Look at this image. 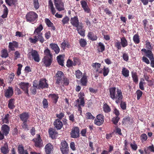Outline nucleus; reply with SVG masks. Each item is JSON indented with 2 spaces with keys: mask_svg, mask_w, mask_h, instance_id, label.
<instances>
[{
  "mask_svg": "<svg viewBox=\"0 0 154 154\" xmlns=\"http://www.w3.org/2000/svg\"><path fill=\"white\" fill-rule=\"evenodd\" d=\"M110 97L113 100H115L117 104L120 103V106L123 110H125L126 108V104L125 102L122 101L123 95L121 91L118 89H117L116 92V88L112 87L109 89Z\"/></svg>",
  "mask_w": 154,
  "mask_h": 154,
  "instance_id": "1",
  "label": "nucleus"
},
{
  "mask_svg": "<svg viewBox=\"0 0 154 154\" xmlns=\"http://www.w3.org/2000/svg\"><path fill=\"white\" fill-rule=\"evenodd\" d=\"M101 64L99 63H93L91 65L95 69H96V72H98V73H103L104 76H106L108 75L109 72V69L108 67L104 66L102 70H99V69L101 66Z\"/></svg>",
  "mask_w": 154,
  "mask_h": 154,
  "instance_id": "2",
  "label": "nucleus"
},
{
  "mask_svg": "<svg viewBox=\"0 0 154 154\" xmlns=\"http://www.w3.org/2000/svg\"><path fill=\"white\" fill-rule=\"evenodd\" d=\"M38 17L37 14L33 11H30L27 13L25 16L26 21L32 23L36 22Z\"/></svg>",
  "mask_w": 154,
  "mask_h": 154,
  "instance_id": "3",
  "label": "nucleus"
},
{
  "mask_svg": "<svg viewBox=\"0 0 154 154\" xmlns=\"http://www.w3.org/2000/svg\"><path fill=\"white\" fill-rule=\"evenodd\" d=\"M141 51L145 53V56L149 59L150 61L151 66L154 68V58L153 54L151 50H146L145 48L142 49Z\"/></svg>",
  "mask_w": 154,
  "mask_h": 154,
  "instance_id": "4",
  "label": "nucleus"
},
{
  "mask_svg": "<svg viewBox=\"0 0 154 154\" xmlns=\"http://www.w3.org/2000/svg\"><path fill=\"white\" fill-rule=\"evenodd\" d=\"M42 35V33L35 34V35L34 36V38H30L29 40L30 42L32 43L35 44L38 41L42 43L45 41V39Z\"/></svg>",
  "mask_w": 154,
  "mask_h": 154,
  "instance_id": "5",
  "label": "nucleus"
},
{
  "mask_svg": "<svg viewBox=\"0 0 154 154\" xmlns=\"http://www.w3.org/2000/svg\"><path fill=\"white\" fill-rule=\"evenodd\" d=\"M36 137L34 138L32 140L34 143V146L36 147L41 148L43 146V141L39 134L36 135Z\"/></svg>",
  "mask_w": 154,
  "mask_h": 154,
  "instance_id": "6",
  "label": "nucleus"
},
{
  "mask_svg": "<svg viewBox=\"0 0 154 154\" xmlns=\"http://www.w3.org/2000/svg\"><path fill=\"white\" fill-rule=\"evenodd\" d=\"M31 56L34 61L37 62H39L40 60L39 55L38 52L35 50L32 49L28 54L29 57Z\"/></svg>",
  "mask_w": 154,
  "mask_h": 154,
  "instance_id": "7",
  "label": "nucleus"
},
{
  "mask_svg": "<svg viewBox=\"0 0 154 154\" xmlns=\"http://www.w3.org/2000/svg\"><path fill=\"white\" fill-rule=\"evenodd\" d=\"M60 149L62 154H68L69 152V147L68 144L65 140L61 142Z\"/></svg>",
  "mask_w": 154,
  "mask_h": 154,
  "instance_id": "8",
  "label": "nucleus"
},
{
  "mask_svg": "<svg viewBox=\"0 0 154 154\" xmlns=\"http://www.w3.org/2000/svg\"><path fill=\"white\" fill-rule=\"evenodd\" d=\"M79 129L78 127H75L72 129L70 132L71 137L74 138H79L80 136Z\"/></svg>",
  "mask_w": 154,
  "mask_h": 154,
  "instance_id": "9",
  "label": "nucleus"
},
{
  "mask_svg": "<svg viewBox=\"0 0 154 154\" xmlns=\"http://www.w3.org/2000/svg\"><path fill=\"white\" fill-rule=\"evenodd\" d=\"M19 87L24 91L25 93L29 96L28 88L29 87V84L27 82H21L19 84Z\"/></svg>",
  "mask_w": 154,
  "mask_h": 154,
  "instance_id": "10",
  "label": "nucleus"
},
{
  "mask_svg": "<svg viewBox=\"0 0 154 154\" xmlns=\"http://www.w3.org/2000/svg\"><path fill=\"white\" fill-rule=\"evenodd\" d=\"M104 122V116L103 115L99 114L96 117V118L94 120V124L98 125L100 126Z\"/></svg>",
  "mask_w": 154,
  "mask_h": 154,
  "instance_id": "11",
  "label": "nucleus"
},
{
  "mask_svg": "<svg viewBox=\"0 0 154 154\" xmlns=\"http://www.w3.org/2000/svg\"><path fill=\"white\" fill-rule=\"evenodd\" d=\"M14 94V90L12 87L9 86L4 91V96L7 99L11 98Z\"/></svg>",
  "mask_w": 154,
  "mask_h": 154,
  "instance_id": "12",
  "label": "nucleus"
},
{
  "mask_svg": "<svg viewBox=\"0 0 154 154\" xmlns=\"http://www.w3.org/2000/svg\"><path fill=\"white\" fill-rule=\"evenodd\" d=\"M48 87V85L47 83V80L45 79H40L38 84V89H43L47 88Z\"/></svg>",
  "mask_w": 154,
  "mask_h": 154,
  "instance_id": "13",
  "label": "nucleus"
},
{
  "mask_svg": "<svg viewBox=\"0 0 154 154\" xmlns=\"http://www.w3.org/2000/svg\"><path fill=\"white\" fill-rule=\"evenodd\" d=\"M64 74L62 71H58L56 74V76L57 78L56 83L60 85V83H62V81L63 79V76Z\"/></svg>",
  "mask_w": 154,
  "mask_h": 154,
  "instance_id": "14",
  "label": "nucleus"
},
{
  "mask_svg": "<svg viewBox=\"0 0 154 154\" xmlns=\"http://www.w3.org/2000/svg\"><path fill=\"white\" fill-rule=\"evenodd\" d=\"M52 60V58L44 57L42 60V61L46 67H49L51 64Z\"/></svg>",
  "mask_w": 154,
  "mask_h": 154,
  "instance_id": "15",
  "label": "nucleus"
},
{
  "mask_svg": "<svg viewBox=\"0 0 154 154\" xmlns=\"http://www.w3.org/2000/svg\"><path fill=\"white\" fill-rule=\"evenodd\" d=\"M1 130L4 134H5V136H7L9 134L10 127L8 125L4 124L2 125Z\"/></svg>",
  "mask_w": 154,
  "mask_h": 154,
  "instance_id": "16",
  "label": "nucleus"
},
{
  "mask_svg": "<svg viewBox=\"0 0 154 154\" xmlns=\"http://www.w3.org/2000/svg\"><path fill=\"white\" fill-rule=\"evenodd\" d=\"M19 43L16 41H13L12 42L9 43L8 48L9 50L12 51H15V48L19 47Z\"/></svg>",
  "mask_w": 154,
  "mask_h": 154,
  "instance_id": "17",
  "label": "nucleus"
},
{
  "mask_svg": "<svg viewBox=\"0 0 154 154\" xmlns=\"http://www.w3.org/2000/svg\"><path fill=\"white\" fill-rule=\"evenodd\" d=\"M54 128L57 130L60 129L63 126L62 122L59 119H56L53 123Z\"/></svg>",
  "mask_w": 154,
  "mask_h": 154,
  "instance_id": "18",
  "label": "nucleus"
},
{
  "mask_svg": "<svg viewBox=\"0 0 154 154\" xmlns=\"http://www.w3.org/2000/svg\"><path fill=\"white\" fill-rule=\"evenodd\" d=\"M82 7L84 11L88 13L91 12V10L89 7L87 2L84 0H82L80 2Z\"/></svg>",
  "mask_w": 154,
  "mask_h": 154,
  "instance_id": "19",
  "label": "nucleus"
},
{
  "mask_svg": "<svg viewBox=\"0 0 154 154\" xmlns=\"http://www.w3.org/2000/svg\"><path fill=\"white\" fill-rule=\"evenodd\" d=\"M70 22L71 24L74 27L78 26L79 23V20L77 16L72 17L70 18Z\"/></svg>",
  "mask_w": 154,
  "mask_h": 154,
  "instance_id": "20",
  "label": "nucleus"
},
{
  "mask_svg": "<svg viewBox=\"0 0 154 154\" xmlns=\"http://www.w3.org/2000/svg\"><path fill=\"white\" fill-rule=\"evenodd\" d=\"M53 146L50 143L47 144L45 146V149L46 154H50L53 151Z\"/></svg>",
  "mask_w": 154,
  "mask_h": 154,
  "instance_id": "21",
  "label": "nucleus"
},
{
  "mask_svg": "<svg viewBox=\"0 0 154 154\" xmlns=\"http://www.w3.org/2000/svg\"><path fill=\"white\" fill-rule=\"evenodd\" d=\"M29 117L28 113L26 112H23L19 115V117L22 122L27 121Z\"/></svg>",
  "mask_w": 154,
  "mask_h": 154,
  "instance_id": "22",
  "label": "nucleus"
},
{
  "mask_svg": "<svg viewBox=\"0 0 154 154\" xmlns=\"http://www.w3.org/2000/svg\"><path fill=\"white\" fill-rule=\"evenodd\" d=\"M49 46L50 48L54 51L56 54H58L60 52V48L57 44L53 43H51Z\"/></svg>",
  "mask_w": 154,
  "mask_h": 154,
  "instance_id": "23",
  "label": "nucleus"
},
{
  "mask_svg": "<svg viewBox=\"0 0 154 154\" xmlns=\"http://www.w3.org/2000/svg\"><path fill=\"white\" fill-rule=\"evenodd\" d=\"M48 8L49 9H50L52 14L53 15H54L56 11L51 0H49L48 1Z\"/></svg>",
  "mask_w": 154,
  "mask_h": 154,
  "instance_id": "24",
  "label": "nucleus"
},
{
  "mask_svg": "<svg viewBox=\"0 0 154 154\" xmlns=\"http://www.w3.org/2000/svg\"><path fill=\"white\" fill-rule=\"evenodd\" d=\"M48 97L52 99L53 103L55 104H56L59 98L58 94H49Z\"/></svg>",
  "mask_w": 154,
  "mask_h": 154,
  "instance_id": "25",
  "label": "nucleus"
},
{
  "mask_svg": "<svg viewBox=\"0 0 154 154\" xmlns=\"http://www.w3.org/2000/svg\"><path fill=\"white\" fill-rule=\"evenodd\" d=\"M88 39L91 41H96L97 38V36L96 35H94V33L91 32H88Z\"/></svg>",
  "mask_w": 154,
  "mask_h": 154,
  "instance_id": "26",
  "label": "nucleus"
},
{
  "mask_svg": "<svg viewBox=\"0 0 154 154\" xmlns=\"http://www.w3.org/2000/svg\"><path fill=\"white\" fill-rule=\"evenodd\" d=\"M1 151L3 154H7L8 153L9 148L7 143L5 144L3 146L1 147Z\"/></svg>",
  "mask_w": 154,
  "mask_h": 154,
  "instance_id": "27",
  "label": "nucleus"
},
{
  "mask_svg": "<svg viewBox=\"0 0 154 154\" xmlns=\"http://www.w3.org/2000/svg\"><path fill=\"white\" fill-rule=\"evenodd\" d=\"M56 8L59 11H61L64 10V3L62 2L55 5Z\"/></svg>",
  "mask_w": 154,
  "mask_h": 154,
  "instance_id": "28",
  "label": "nucleus"
},
{
  "mask_svg": "<svg viewBox=\"0 0 154 154\" xmlns=\"http://www.w3.org/2000/svg\"><path fill=\"white\" fill-rule=\"evenodd\" d=\"M43 27L42 24H40L35 29L33 34L35 35L42 33L41 32V31L43 30Z\"/></svg>",
  "mask_w": 154,
  "mask_h": 154,
  "instance_id": "29",
  "label": "nucleus"
},
{
  "mask_svg": "<svg viewBox=\"0 0 154 154\" xmlns=\"http://www.w3.org/2000/svg\"><path fill=\"white\" fill-rule=\"evenodd\" d=\"M48 132L50 136L52 139H54L56 135L57 134V132L53 128H50L49 129Z\"/></svg>",
  "mask_w": 154,
  "mask_h": 154,
  "instance_id": "30",
  "label": "nucleus"
},
{
  "mask_svg": "<svg viewBox=\"0 0 154 154\" xmlns=\"http://www.w3.org/2000/svg\"><path fill=\"white\" fill-rule=\"evenodd\" d=\"M120 42L121 46L123 48H125L128 45V42L125 37H123L120 38Z\"/></svg>",
  "mask_w": 154,
  "mask_h": 154,
  "instance_id": "31",
  "label": "nucleus"
},
{
  "mask_svg": "<svg viewBox=\"0 0 154 154\" xmlns=\"http://www.w3.org/2000/svg\"><path fill=\"white\" fill-rule=\"evenodd\" d=\"M18 152L19 154H28L27 150H24L22 145H19L18 148Z\"/></svg>",
  "mask_w": 154,
  "mask_h": 154,
  "instance_id": "32",
  "label": "nucleus"
},
{
  "mask_svg": "<svg viewBox=\"0 0 154 154\" xmlns=\"http://www.w3.org/2000/svg\"><path fill=\"white\" fill-rule=\"evenodd\" d=\"M15 101V99L13 98L9 100L8 106L10 109H12L15 108V106L14 105Z\"/></svg>",
  "mask_w": 154,
  "mask_h": 154,
  "instance_id": "33",
  "label": "nucleus"
},
{
  "mask_svg": "<svg viewBox=\"0 0 154 154\" xmlns=\"http://www.w3.org/2000/svg\"><path fill=\"white\" fill-rule=\"evenodd\" d=\"M143 24L144 30L147 32L149 31V28L148 27V22L146 19H145L142 21Z\"/></svg>",
  "mask_w": 154,
  "mask_h": 154,
  "instance_id": "34",
  "label": "nucleus"
},
{
  "mask_svg": "<svg viewBox=\"0 0 154 154\" xmlns=\"http://www.w3.org/2000/svg\"><path fill=\"white\" fill-rule=\"evenodd\" d=\"M63 56L62 55H60L57 57V60L59 64L62 66L64 65V61Z\"/></svg>",
  "mask_w": 154,
  "mask_h": 154,
  "instance_id": "35",
  "label": "nucleus"
},
{
  "mask_svg": "<svg viewBox=\"0 0 154 154\" xmlns=\"http://www.w3.org/2000/svg\"><path fill=\"white\" fill-rule=\"evenodd\" d=\"M97 51L99 52H102L105 50V47L103 44L101 42L98 43Z\"/></svg>",
  "mask_w": 154,
  "mask_h": 154,
  "instance_id": "36",
  "label": "nucleus"
},
{
  "mask_svg": "<svg viewBox=\"0 0 154 154\" xmlns=\"http://www.w3.org/2000/svg\"><path fill=\"white\" fill-rule=\"evenodd\" d=\"M122 73L124 76L127 77L129 75V71L127 69L123 67L122 69Z\"/></svg>",
  "mask_w": 154,
  "mask_h": 154,
  "instance_id": "37",
  "label": "nucleus"
},
{
  "mask_svg": "<svg viewBox=\"0 0 154 154\" xmlns=\"http://www.w3.org/2000/svg\"><path fill=\"white\" fill-rule=\"evenodd\" d=\"M88 82L87 77L84 75H83L81 79V83L82 86H86Z\"/></svg>",
  "mask_w": 154,
  "mask_h": 154,
  "instance_id": "38",
  "label": "nucleus"
},
{
  "mask_svg": "<svg viewBox=\"0 0 154 154\" xmlns=\"http://www.w3.org/2000/svg\"><path fill=\"white\" fill-rule=\"evenodd\" d=\"M133 39L135 44H138L140 42V36L138 34H135L134 35Z\"/></svg>",
  "mask_w": 154,
  "mask_h": 154,
  "instance_id": "39",
  "label": "nucleus"
},
{
  "mask_svg": "<svg viewBox=\"0 0 154 154\" xmlns=\"http://www.w3.org/2000/svg\"><path fill=\"white\" fill-rule=\"evenodd\" d=\"M131 75L133 82L136 83H137L138 82V78L137 72H131Z\"/></svg>",
  "mask_w": 154,
  "mask_h": 154,
  "instance_id": "40",
  "label": "nucleus"
},
{
  "mask_svg": "<svg viewBox=\"0 0 154 154\" xmlns=\"http://www.w3.org/2000/svg\"><path fill=\"white\" fill-rule=\"evenodd\" d=\"M1 56L2 58H6L8 56L7 50L5 49H2L1 51Z\"/></svg>",
  "mask_w": 154,
  "mask_h": 154,
  "instance_id": "41",
  "label": "nucleus"
},
{
  "mask_svg": "<svg viewBox=\"0 0 154 154\" xmlns=\"http://www.w3.org/2000/svg\"><path fill=\"white\" fill-rule=\"evenodd\" d=\"M70 46L69 43L67 41H64L61 44L60 47L64 50L65 49V48L66 47L68 48H69Z\"/></svg>",
  "mask_w": 154,
  "mask_h": 154,
  "instance_id": "42",
  "label": "nucleus"
},
{
  "mask_svg": "<svg viewBox=\"0 0 154 154\" xmlns=\"http://www.w3.org/2000/svg\"><path fill=\"white\" fill-rule=\"evenodd\" d=\"M44 54L45 55L44 57H50L52 58L53 56L52 54L51 53V51L48 48H47L45 49L44 51Z\"/></svg>",
  "mask_w": 154,
  "mask_h": 154,
  "instance_id": "43",
  "label": "nucleus"
},
{
  "mask_svg": "<svg viewBox=\"0 0 154 154\" xmlns=\"http://www.w3.org/2000/svg\"><path fill=\"white\" fill-rule=\"evenodd\" d=\"M6 3L9 6H15L17 0H5Z\"/></svg>",
  "mask_w": 154,
  "mask_h": 154,
  "instance_id": "44",
  "label": "nucleus"
},
{
  "mask_svg": "<svg viewBox=\"0 0 154 154\" xmlns=\"http://www.w3.org/2000/svg\"><path fill=\"white\" fill-rule=\"evenodd\" d=\"M103 111L106 113H108L110 112L111 109L109 105L106 103L104 104L103 106Z\"/></svg>",
  "mask_w": 154,
  "mask_h": 154,
  "instance_id": "45",
  "label": "nucleus"
},
{
  "mask_svg": "<svg viewBox=\"0 0 154 154\" xmlns=\"http://www.w3.org/2000/svg\"><path fill=\"white\" fill-rule=\"evenodd\" d=\"M114 46L118 50H121L122 47L121 42L117 40H116V41L115 42Z\"/></svg>",
  "mask_w": 154,
  "mask_h": 154,
  "instance_id": "46",
  "label": "nucleus"
},
{
  "mask_svg": "<svg viewBox=\"0 0 154 154\" xmlns=\"http://www.w3.org/2000/svg\"><path fill=\"white\" fill-rule=\"evenodd\" d=\"M79 43L80 46L82 48L85 47L87 44L86 40L83 38H81L79 40Z\"/></svg>",
  "mask_w": 154,
  "mask_h": 154,
  "instance_id": "47",
  "label": "nucleus"
},
{
  "mask_svg": "<svg viewBox=\"0 0 154 154\" xmlns=\"http://www.w3.org/2000/svg\"><path fill=\"white\" fill-rule=\"evenodd\" d=\"M42 103L44 108H48V103L47 99L44 98L43 100Z\"/></svg>",
  "mask_w": 154,
  "mask_h": 154,
  "instance_id": "48",
  "label": "nucleus"
},
{
  "mask_svg": "<svg viewBox=\"0 0 154 154\" xmlns=\"http://www.w3.org/2000/svg\"><path fill=\"white\" fill-rule=\"evenodd\" d=\"M64 112H60L59 113L56 114V116L57 118V119H59L61 120L65 116Z\"/></svg>",
  "mask_w": 154,
  "mask_h": 154,
  "instance_id": "49",
  "label": "nucleus"
},
{
  "mask_svg": "<svg viewBox=\"0 0 154 154\" xmlns=\"http://www.w3.org/2000/svg\"><path fill=\"white\" fill-rule=\"evenodd\" d=\"M9 115L8 114H7L5 115V117L2 118V121L3 122L6 124H8L9 123Z\"/></svg>",
  "mask_w": 154,
  "mask_h": 154,
  "instance_id": "50",
  "label": "nucleus"
},
{
  "mask_svg": "<svg viewBox=\"0 0 154 154\" xmlns=\"http://www.w3.org/2000/svg\"><path fill=\"white\" fill-rule=\"evenodd\" d=\"M144 80L143 79H141V80L139 83V87L141 90H144V87L143 85L145 83L144 81Z\"/></svg>",
  "mask_w": 154,
  "mask_h": 154,
  "instance_id": "51",
  "label": "nucleus"
},
{
  "mask_svg": "<svg viewBox=\"0 0 154 154\" xmlns=\"http://www.w3.org/2000/svg\"><path fill=\"white\" fill-rule=\"evenodd\" d=\"M86 118L88 119H94L95 117L91 114L90 112H87L86 114Z\"/></svg>",
  "mask_w": 154,
  "mask_h": 154,
  "instance_id": "52",
  "label": "nucleus"
},
{
  "mask_svg": "<svg viewBox=\"0 0 154 154\" xmlns=\"http://www.w3.org/2000/svg\"><path fill=\"white\" fill-rule=\"evenodd\" d=\"M120 119V118L119 117L116 116L112 118V122L114 124L116 125Z\"/></svg>",
  "mask_w": 154,
  "mask_h": 154,
  "instance_id": "53",
  "label": "nucleus"
},
{
  "mask_svg": "<svg viewBox=\"0 0 154 154\" xmlns=\"http://www.w3.org/2000/svg\"><path fill=\"white\" fill-rule=\"evenodd\" d=\"M145 43L146 48L148 49V50H150L152 49V45L149 40H146L145 42Z\"/></svg>",
  "mask_w": 154,
  "mask_h": 154,
  "instance_id": "54",
  "label": "nucleus"
},
{
  "mask_svg": "<svg viewBox=\"0 0 154 154\" xmlns=\"http://www.w3.org/2000/svg\"><path fill=\"white\" fill-rule=\"evenodd\" d=\"M75 75L76 77L78 79H80L82 76V73L79 70H78L75 72Z\"/></svg>",
  "mask_w": 154,
  "mask_h": 154,
  "instance_id": "55",
  "label": "nucleus"
},
{
  "mask_svg": "<svg viewBox=\"0 0 154 154\" xmlns=\"http://www.w3.org/2000/svg\"><path fill=\"white\" fill-rule=\"evenodd\" d=\"M136 93L137 95V99L139 100L142 96L143 92L140 90H138L136 91Z\"/></svg>",
  "mask_w": 154,
  "mask_h": 154,
  "instance_id": "56",
  "label": "nucleus"
},
{
  "mask_svg": "<svg viewBox=\"0 0 154 154\" xmlns=\"http://www.w3.org/2000/svg\"><path fill=\"white\" fill-rule=\"evenodd\" d=\"M33 5L34 7L36 9H38L39 8L38 0H33Z\"/></svg>",
  "mask_w": 154,
  "mask_h": 154,
  "instance_id": "57",
  "label": "nucleus"
},
{
  "mask_svg": "<svg viewBox=\"0 0 154 154\" xmlns=\"http://www.w3.org/2000/svg\"><path fill=\"white\" fill-rule=\"evenodd\" d=\"M17 65L18 67L17 69V74L18 76H19L21 73V71L23 66L21 64H18Z\"/></svg>",
  "mask_w": 154,
  "mask_h": 154,
  "instance_id": "58",
  "label": "nucleus"
},
{
  "mask_svg": "<svg viewBox=\"0 0 154 154\" xmlns=\"http://www.w3.org/2000/svg\"><path fill=\"white\" fill-rule=\"evenodd\" d=\"M69 20V18L67 16H66L64 17L62 20L63 25H65L68 23Z\"/></svg>",
  "mask_w": 154,
  "mask_h": 154,
  "instance_id": "59",
  "label": "nucleus"
},
{
  "mask_svg": "<svg viewBox=\"0 0 154 154\" xmlns=\"http://www.w3.org/2000/svg\"><path fill=\"white\" fill-rule=\"evenodd\" d=\"M140 140L142 142L146 141L147 139V137L146 134H143L140 136Z\"/></svg>",
  "mask_w": 154,
  "mask_h": 154,
  "instance_id": "60",
  "label": "nucleus"
},
{
  "mask_svg": "<svg viewBox=\"0 0 154 154\" xmlns=\"http://www.w3.org/2000/svg\"><path fill=\"white\" fill-rule=\"evenodd\" d=\"M45 22L47 25L48 27H50L53 24L52 23L50 20L48 18H45Z\"/></svg>",
  "mask_w": 154,
  "mask_h": 154,
  "instance_id": "61",
  "label": "nucleus"
},
{
  "mask_svg": "<svg viewBox=\"0 0 154 154\" xmlns=\"http://www.w3.org/2000/svg\"><path fill=\"white\" fill-rule=\"evenodd\" d=\"M27 121H23L21 124L22 128L25 130H28V125L27 123Z\"/></svg>",
  "mask_w": 154,
  "mask_h": 154,
  "instance_id": "62",
  "label": "nucleus"
},
{
  "mask_svg": "<svg viewBox=\"0 0 154 154\" xmlns=\"http://www.w3.org/2000/svg\"><path fill=\"white\" fill-rule=\"evenodd\" d=\"M140 1L144 5H147L149 2L151 3L154 1V0H140Z\"/></svg>",
  "mask_w": 154,
  "mask_h": 154,
  "instance_id": "63",
  "label": "nucleus"
},
{
  "mask_svg": "<svg viewBox=\"0 0 154 154\" xmlns=\"http://www.w3.org/2000/svg\"><path fill=\"white\" fill-rule=\"evenodd\" d=\"M14 60H17L20 57V54L18 51H16L14 53Z\"/></svg>",
  "mask_w": 154,
  "mask_h": 154,
  "instance_id": "64",
  "label": "nucleus"
}]
</instances>
